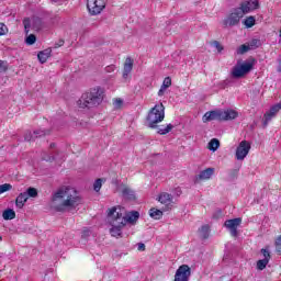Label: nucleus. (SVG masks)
Returning <instances> with one entry per match:
<instances>
[{
  "label": "nucleus",
  "instance_id": "obj_1",
  "mask_svg": "<svg viewBox=\"0 0 281 281\" xmlns=\"http://www.w3.org/2000/svg\"><path fill=\"white\" fill-rule=\"evenodd\" d=\"M82 203V198L78 191L70 187L59 188L52 196V207L56 212H65V210H74Z\"/></svg>",
  "mask_w": 281,
  "mask_h": 281
},
{
  "label": "nucleus",
  "instance_id": "obj_2",
  "mask_svg": "<svg viewBox=\"0 0 281 281\" xmlns=\"http://www.w3.org/2000/svg\"><path fill=\"white\" fill-rule=\"evenodd\" d=\"M104 100V89L100 86L91 88L90 91L83 93L78 100L79 109H93L100 106Z\"/></svg>",
  "mask_w": 281,
  "mask_h": 281
},
{
  "label": "nucleus",
  "instance_id": "obj_3",
  "mask_svg": "<svg viewBox=\"0 0 281 281\" xmlns=\"http://www.w3.org/2000/svg\"><path fill=\"white\" fill-rule=\"evenodd\" d=\"M238 113L235 110H215L206 112L203 116L204 122H229V120H236Z\"/></svg>",
  "mask_w": 281,
  "mask_h": 281
},
{
  "label": "nucleus",
  "instance_id": "obj_4",
  "mask_svg": "<svg viewBox=\"0 0 281 281\" xmlns=\"http://www.w3.org/2000/svg\"><path fill=\"white\" fill-rule=\"evenodd\" d=\"M166 117V106L164 103L156 104L147 114L146 121L149 128H157V124L164 122Z\"/></svg>",
  "mask_w": 281,
  "mask_h": 281
},
{
  "label": "nucleus",
  "instance_id": "obj_5",
  "mask_svg": "<svg viewBox=\"0 0 281 281\" xmlns=\"http://www.w3.org/2000/svg\"><path fill=\"white\" fill-rule=\"evenodd\" d=\"M108 223L111 226L126 227V216L117 211V207H112L108 213Z\"/></svg>",
  "mask_w": 281,
  "mask_h": 281
},
{
  "label": "nucleus",
  "instance_id": "obj_6",
  "mask_svg": "<svg viewBox=\"0 0 281 281\" xmlns=\"http://www.w3.org/2000/svg\"><path fill=\"white\" fill-rule=\"evenodd\" d=\"M254 69V61L237 63L232 69V78L238 79L247 76Z\"/></svg>",
  "mask_w": 281,
  "mask_h": 281
},
{
  "label": "nucleus",
  "instance_id": "obj_7",
  "mask_svg": "<svg viewBox=\"0 0 281 281\" xmlns=\"http://www.w3.org/2000/svg\"><path fill=\"white\" fill-rule=\"evenodd\" d=\"M87 8L91 16H97L106 8V0H87Z\"/></svg>",
  "mask_w": 281,
  "mask_h": 281
},
{
  "label": "nucleus",
  "instance_id": "obj_8",
  "mask_svg": "<svg viewBox=\"0 0 281 281\" xmlns=\"http://www.w3.org/2000/svg\"><path fill=\"white\" fill-rule=\"evenodd\" d=\"M245 15L240 11V9L236 8L232 11V13L224 20L225 27H234L240 23V19Z\"/></svg>",
  "mask_w": 281,
  "mask_h": 281
},
{
  "label": "nucleus",
  "instance_id": "obj_9",
  "mask_svg": "<svg viewBox=\"0 0 281 281\" xmlns=\"http://www.w3.org/2000/svg\"><path fill=\"white\" fill-rule=\"evenodd\" d=\"M251 144L247 140H241L236 148L235 157L237 161H243L249 155Z\"/></svg>",
  "mask_w": 281,
  "mask_h": 281
},
{
  "label": "nucleus",
  "instance_id": "obj_10",
  "mask_svg": "<svg viewBox=\"0 0 281 281\" xmlns=\"http://www.w3.org/2000/svg\"><path fill=\"white\" fill-rule=\"evenodd\" d=\"M190 276H192L190 266L182 265L177 269L173 281H190Z\"/></svg>",
  "mask_w": 281,
  "mask_h": 281
},
{
  "label": "nucleus",
  "instance_id": "obj_11",
  "mask_svg": "<svg viewBox=\"0 0 281 281\" xmlns=\"http://www.w3.org/2000/svg\"><path fill=\"white\" fill-rule=\"evenodd\" d=\"M240 223H243V218L240 217L225 221L224 227H226V229L229 231L231 236H233V238H236L238 236V227Z\"/></svg>",
  "mask_w": 281,
  "mask_h": 281
},
{
  "label": "nucleus",
  "instance_id": "obj_12",
  "mask_svg": "<svg viewBox=\"0 0 281 281\" xmlns=\"http://www.w3.org/2000/svg\"><path fill=\"white\" fill-rule=\"evenodd\" d=\"M260 8V3L258 0H246L240 3V7L237 8L241 14L245 16V14H249V12H254V10H258Z\"/></svg>",
  "mask_w": 281,
  "mask_h": 281
},
{
  "label": "nucleus",
  "instance_id": "obj_13",
  "mask_svg": "<svg viewBox=\"0 0 281 281\" xmlns=\"http://www.w3.org/2000/svg\"><path fill=\"white\" fill-rule=\"evenodd\" d=\"M281 110V103H277L270 108L268 112L263 115V128H267L269 125V122L272 117H276L278 115V112Z\"/></svg>",
  "mask_w": 281,
  "mask_h": 281
},
{
  "label": "nucleus",
  "instance_id": "obj_14",
  "mask_svg": "<svg viewBox=\"0 0 281 281\" xmlns=\"http://www.w3.org/2000/svg\"><path fill=\"white\" fill-rule=\"evenodd\" d=\"M122 189V196L126 201H135V191L133 189L126 187L125 184H121Z\"/></svg>",
  "mask_w": 281,
  "mask_h": 281
},
{
  "label": "nucleus",
  "instance_id": "obj_15",
  "mask_svg": "<svg viewBox=\"0 0 281 281\" xmlns=\"http://www.w3.org/2000/svg\"><path fill=\"white\" fill-rule=\"evenodd\" d=\"M139 220V212L132 211L125 215L126 224L130 223L131 225H135L137 221Z\"/></svg>",
  "mask_w": 281,
  "mask_h": 281
},
{
  "label": "nucleus",
  "instance_id": "obj_16",
  "mask_svg": "<svg viewBox=\"0 0 281 281\" xmlns=\"http://www.w3.org/2000/svg\"><path fill=\"white\" fill-rule=\"evenodd\" d=\"M50 56H52V48H46L44 50H41L37 54V58L42 65H44V63H47V58H49Z\"/></svg>",
  "mask_w": 281,
  "mask_h": 281
},
{
  "label": "nucleus",
  "instance_id": "obj_17",
  "mask_svg": "<svg viewBox=\"0 0 281 281\" xmlns=\"http://www.w3.org/2000/svg\"><path fill=\"white\" fill-rule=\"evenodd\" d=\"M131 71H133V59H131V57H127L123 68V78H128V74H131Z\"/></svg>",
  "mask_w": 281,
  "mask_h": 281
},
{
  "label": "nucleus",
  "instance_id": "obj_18",
  "mask_svg": "<svg viewBox=\"0 0 281 281\" xmlns=\"http://www.w3.org/2000/svg\"><path fill=\"white\" fill-rule=\"evenodd\" d=\"M27 195L25 194V192L20 193L16 199H15V205L16 207H19V210H23V207L25 206V203H27Z\"/></svg>",
  "mask_w": 281,
  "mask_h": 281
},
{
  "label": "nucleus",
  "instance_id": "obj_19",
  "mask_svg": "<svg viewBox=\"0 0 281 281\" xmlns=\"http://www.w3.org/2000/svg\"><path fill=\"white\" fill-rule=\"evenodd\" d=\"M171 86H172V79L170 77H166L162 81V85H161L159 91H158L159 98H161V95H164V93H166V89H168Z\"/></svg>",
  "mask_w": 281,
  "mask_h": 281
},
{
  "label": "nucleus",
  "instance_id": "obj_20",
  "mask_svg": "<svg viewBox=\"0 0 281 281\" xmlns=\"http://www.w3.org/2000/svg\"><path fill=\"white\" fill-rule=\"evenodd\" d=\"M158 201L159 203H161L162 205H171L172 203V194L170 193H161L159 196H158Z\"/></svg>",
  "mask_w": 281,
  "mask_h": 281
},
{
  "label": "nucleus",
  "instance_id": "obj_21",
  "mask_svg": "<svg viewBox=\"0 0 281 281\" xmlns=\"http://www.w3.org/2000/svg\"><path fill=\"white\" fill-rule=\"evenodd\" d=\"M212 175H214V168H206L199 173L198 179L207 180L212 178Z\"/></svg>",
  "mask_w": 281,
  "mask_h": 281
},
{
  "label": "nucleus",
  "instance_id": "obj_22",
  "mask_svg": "<svg viewBox=\"0 0 281 281\" xmlns=\"http://www.w3.org/2000/svg\"><path fill=\"white\" fill-rule=\"evenodd\" d=\"M149 216L151 218H155V221H160V218H162L164 216V212L159 209L153 207L149 210Z\"/></svg>",
  "mask_w": 281,
  "mask_h": 281
},
{
  "label": "nucleus",
  "instance_id": "obj_23",
  "mask_svg": "<svg viewBox=\"0 0 281 281\" xmlns=\"http://www.w3.org/2000/svg\"><path fill=\"white\" fill-rule=\"evenodd\" d=\"M2 217L4 221H13V218H16V213L12 209H7L2 213Z\"/></svg>",
  "mask_w": 281,
  "mask_h": 281
},
{
  "label": "nucleus",
  "instance_id": "obj_24",
  "mask_svg": "<svg viewBox=\"0 0 281 281\" xmlns=\"http://www.w3.org/2000/svg\"><path fill=\"white\" fill-rule=\"evenodd\" d=\"M220 146H221V142L218 140V138H213L209 143V150H212V153H216Z\"/></svg>",
  "mask_w": 281,
  "mask_h": 281
},
{
  "label": "nucleus",
  "instance_id": "obj_25",
  "mask_svg": "<svg viewBox=\"0 0 281 281\" xmlns=\"http://www.w3.org/2000/svg\"><path fill=\"white\" fill-rule=\"evenodd\" d=\"M200 237H202L204 240L210 238V225H203L199 229Z\"/></svg>",
  "mask_w": 281,
  "mask_h": 281
},
{
  "label": "nucleus",
  "instance_id": "obj_26",
  "mask_svg": "<svg viewBox=\"0 0 281 281\" xmlns=\"http://www.w3.org/2000/svg\"><path fill=\"white\" fill-rule=\"evenodd\" d=\"M24 193L27 199H36V196H38V190L34 187H30Z\"/></svg>",
  "mask_w": 281,
  "mask_h": 281
},
{
  "label": "nucleus",
  "instance_id": "obj_27",
  "mask_svg": "<svg viewBox=\"0 0 281 281\" xmlns=\"http://www.w3.org/2000/svg\"><path fill=\"white\" fill-rule=\"evenodd\" d=\"M124 227H122V226H112L110 228L111 236H113L114 238H117V237L122 236V229Z\"/></svg>",
  "mask_w": 281,
  "mask_h": 281
},
{
  "label": "nucleus",
  "instance_id": "obj_28",
  "mask_svg": "<svg viewBox=\"0 0 281 281\" xmlns=\"http://www.w3.org/2000/svg\"><path fill=\"white\" fill-rule=\"evenodd\" d=\"M172 128H175V125L168 124L165 127L164 126L158 127L157 133H158V135H168V133H170V131H172Z\"/></svg>",
  "mask_w": 281,
  "mask_h": 281
},
{
  "label": "nucleus",
  "instance_id": "obj_29",
  "mask_svg": "<svg viewBox=\"0 0 281 281\" xmlns=\"http://www.w3.org/2000/svg\"><path fill=\"white\" fill-rule=\"evenodd\" d=\"M251 49V46L247 45V44H243L240 45L236 53L239 55V56H243V54H247V52H249Z\"/></svg>",
  "mask_w": 281,
  "mask_h": 281
},
{
  "label": "nucleus",
  "instance_id": "obj_30",
  "mask_svg": "<svg viewBox=\"0 0 281 281\" xmlns=\"http://www.w3.org/2000/svg\"><path fill=\"white\" fill-rule=\"evenodd\" d=\"M268 265H269L268 259H260L257 261V269L259 271H265V269H267Z\"/></svg>",
  "mask_w": 281,
  "mask_h": 281
},
{
  "label": "nucleus",
  "instance_id": "obj_31",
  "mask_svg": "<svg viewBox=\"0 0 281 281\" xmlns=\"http://www.w3.org/2000/svg\"><path fill=\"white\" fill-rule=\"evenodd\" d=\"M244 25L246 27H254L256 25V18L255 16H248L244 20Z\"/></svg>",
  "mask_w": 281,
  "mask_h": 281
},
{
  "label": "nucleus",
  "instance_id": "obj_32",
  "mask_svg": "<svg viewBox=\"0 0 281 281\" xmlns=\"http://www.w3.org/2000/svg\"><path fill=\"white\" fill-rule=\"evenodd\" d=\"M33 135L35 136V139H38V137H45V135H49V130H36L33 132Z\"/></svg>",
  "mask_w": 281,
  "mask_h": 281
},
{
  "label": "nucleus",
  "instance_id": "obj_33",
  "mask_svg": "<svg viewBox=\"0 0 281 281\" xmlns=\"http://www.w3.org/2000/svg\"><path fill=\"white\" fill-rule=\"evenodd\" d=\"M32 25L33 30H41V27L43 26V20H41V18H34Z\"/></svg>",
  "mask_w": 281,
  "mask_h": 281
},
{
  "label": "nucleus",
  "instance_id": "obj_34",
  "mask_svg": "<svg viewBox=\"0 0 281 281\" xmlns=\"http://www.w3.org/2000/svg\"><path fill=\"white\" fill-rule=\"evenodd\" d=\"M262 45V43L260 42V40H251L248 44V47H250V49H258V47H260Z\"/></svg>",
  "mask_w": 281,
  "mask_h": 281
},
{
  "label": "nucleus",
  "instance_id": "obj_35",
  "mask_svg": "<svg viewBox=\"0 0 281 281\" xmlns=\"http://www.w3.org/2000/svg\"><path fill=\"white\" fill-rule=\"evenodd\" d=\"M104 179L99 178L94 181L93 183V190L94 192H100V190H102V183H103Z\"/></svg>",
  "mask_w": 281,
  "mask_h": 281
},
{
  "label": "nucleus",
  "instance_id": "obj_36",
  "mask_svg": "<svg viewBox=\"0 0 281 281\" xmlns=\"http://www.w3.org/2000/svg\"><path fill=\"white\" fill-rule=\"evenodd\" d=\"M23 25L25 34H30V27H32V21L30 20V18H25L23 20Z\"/></svg>",
  "mask_w": 281,
  "mask_h": 281
},
{
  "label": "nucleus",
  "instance_id": "obj_37",
  "mask_svg": "<svg viewBox=\"0 0 281 281\" xmlns=\"http://www.w3.org/2000/svg\"><path fill=\"white\" fill-rule=\"evenodd\" d=\"M12 190V184L4 183L0 186V194H3V192H10Z\"/></svg>",
  "mask_w": 281,
  "mask_h": 281
},
{
  "label": "nucleus",
  "instance_id": "obj_38",
  "mask_svg": "<svg viewBox=\"0 0 281 281\" xmlns=\"http://www.w3.org/2000/svg\"><path fill=\"white\" fill-rule=\"evenodd\" d=\"M26 45H34L36 43V35L30 34L25 40Z\"/></svg>",
  "mask_w": 281,
  "mask_h": 281
},
{
  "label": "nucleus",
  "instance_id": "obj_39",
  "mask_svg": "<svg viewBox=\"0 0 281 281\" xmlns=\"http://www.w3.org/2000/svg\"><path fill=\"white\" fill-rule=\"evenodd\" d=\"M261 254L263 256V260H268V261L271 260V252H269V249L262 248Z\"/></svg>",
  "mask_w": 281,
  "mask_h": 281
},
{
  "label": "nucleus",
  "instance_id": "obj_40",
  "mask_svg": "<svg viewBox=\"0 0 281 281\" xmlns=\"http://www.w3.org/2000/svg\"><path fill=\"white\" fill-rule=\"evenodd\" d=\"M211 45L215 47V49H217L218 54H221V52H223L224 49L223 45H221L218 41H213Z\"/></svg>",
  "mask_w": 281,
  "mask_h": 281
},
{
  "label": "nucleus",
  "instance_id": "obj_41",
  "mask_svg": "<svg viewBox=\"0 0 281 281\" xmlns=\"http://www.w3.org/2000/svg\"><path fill=\"white\" fill-rule=\"evenodd\" d=\"M24 139L25 142H34V139H36V136H34V133L32 134V132H27L24 135Z\"/></svg>",
  "mask_w": 281,
  "mask_h": 281
},
{
  "label": "nucleus",
  "instance_id": "obj_42",
  "mask_svg": "<svg viewBox=\"0 0 281 281\" xmlns=\"http://www.w3.org/2000/svg\"><path fill=\"white\" fill-rule=\"evenodd\" d=\"M276 251L281 256V236H279L276 240Z\"/></svg>",
  "mask_w": 281,
  "mask_h": 281
},
{
  "label": "nucleus",
  "instance_id": "obj_43",
  "mask_svg": "<svg viewBox=\"0 0 281 281\" xmlns=\"http://www.w3.org/2000/svg\"><path fill=\"white\" fill-rule=\"evenodd\" d=\"M8 34V26L0 22V36H5Z\"/></svg>",
  "mask_w": 281,
  "mask_h": 281
},
{
  "label": "nucleus",
  "instance_id": "obj_44",
  "mask_svg": "<svg viewBox=\"0 0 281 281\" xmlns=\"http://www.w3.org/2000/svg\"><path fill=\"white\" fill-rule=\"evenodd\" d=\"M9 64L5 60H0V71H8Z\"/></svg>",
  "mask_w": 281,
  "mask_h": 281
},
{
  "label": "nucleus",
  "instance_id": "obj_45",
  "mask_svg": "<svg viewBox=\"0 0 281 281\" xmlns=\"http://www.w3.org/2000/svg\"><path fill=\"white\" fill-rule=\"evenodd\" d=\"M113 104L115 109H121L124 101L122 99H115Z\"/></svg>",
  "mask_w": 281,
  "mask_h": 281
},
{
  "label": "nucleus",
  "instance_id": "obj_46",
  "mask_svg": "<svg viewBox=\"0 0 281 281\" xmlns=\"http://www.w3.org/2000/svg\"><path fill=\"white\" fill-rule=\"evenodd\" d=\"M106 74H113L115 71V65H110L105 67Z\"/></svg>",
  "mask_w": 281,
  "mask_h": 281
},
{
  "label": "nucleus",
  "instance_id": "obj_47",
  "mask_svg": "<svg viewBox=\"0 0 281 281\" xmlns=\"http://www.w3.org/2000/svg\"><path fill=\"white\" fill-rule=\"evenodd\" d=\"M138 251H146V245L143 243L138 244Z\"/></svg>",
  "mask_w": 281,
  "mask_h": 281
},
{
  "label": "nucleus",
  "instance_id": "obj_48",
  "mask_svg": "<svg viewBox=\"0 0 281 281\" xmlns=\"http://www.w3.org/2000/svg\"><path fill=\"white\" fill-rule=\"evenodd\" d=\"M63 45H65V41L59 40L58 43L55 44V48L63 47Z\"/></svg>",
  "mask_w": 281,
  "mask_h": 281
},
{
  "label": "nucleus",
  "instance_id": "obj_49",
  "mask_svg": "<svg viewBox=\"0 0 281 281\" xmlns=\"http://www.w3.org/2000/svg\"><path fill=\"white\" fill-rule=\"evenodd\" d=\"M90 234H91V232L83 231L81 236H82V238H87L88 236H90Z\"/></svg>",
  "mask_w": 281,
  "mask_h": 281
},
{
  "label": "nucleus",
  "instance_id": "obj_50",
  "mask_svg": "<svg viewBox=\"0 0 281 281\" xmlns=\"http://www.w3.org/2000/svg\"><path fill=\"white\" fill-rule=\"evenodd\" d=\"M55 159H57L56 156H52V157H48V159H46V161H55Z\"/></svg>",
  "mask_w": 281,
  "mask_h": 281
},
{
  "label": "nucleus",
  "instance_id": "obj_51",
  "mask_svg": "<svg viewBox=\"0 0 281 281\" xmlns=\"http://www.w3.org/2000/svg\"><path fill=\"white\" fill-rule=\"evenodd\" d=\"M52 1H54L55 3H60V1L63 0H52Z\"/></svg>",
  "mask_w": 281,
  "mask_h": 281
},
{
  "label": "nucleus",
  "instance_id": "obj_52",
  "mask_svg": "<svg viewBox=\"0 0 281 281\" xmlns=\"http://www.w3.org/2000/svg\"><path fill=\"white\" fill-rule=\"evenodd\" d=\"M56 146V144L52 143L50 144V148H54Z\"/></svg>",
  "mask_w": 281,
  "mask_h": 281
},
{
  "label": "nucleus",
  "instance_id": "obj_53",
  "mask_svg": "<svg viewBox=\"0 0 281 281\" xmlns=\"http://www.w3.org/2000/svg\"><path fill=\"white\" fill-rule=\"evenodd\" d=\"M181 194V190H178L177 195L179 196Z\"/></svg>",
  "mask_w": 281,
  "mask_h": 281
},
{
  "label": "nucleus",
  "instance_id": "obj_54",
  "mask_svg": "<svg viewBox=\"0 0 281 281\" xmlns=\"http://www.w3.org/2000/svg\"><path fill=\"white\" fill-rule=\"evenodd\" d=\"M1 240H3V237H2V236H0V241H1Z\"/></svg>",
  "mask_w": 281,
  "mask_h": 281
}]
</instances>
